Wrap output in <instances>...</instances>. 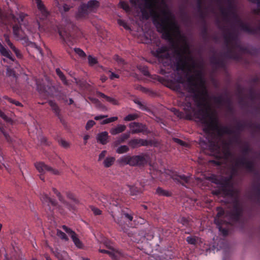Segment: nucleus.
<instances>
[{
    "label": "nucleus",
    "mask_w": 260,
    "mask_h": 260,
    "mask_svg": "<svg viewBox=\"0 0 260 260\" xmlns=\"http://www.w3.org/2000/svg\"><path fill=\"white\" fill-rule=\"evenodd\" d=\"M161 3L165 7V9L160 10L162 17L154 9L155 4L152 0H146L144 7L150 10L153 23L157 28V31L162 34L163 39L169 42L171 49L174 50L176 60L175 64L176 70L184 71L187 70L190 71L191 68H194L196 67V63L192 57H187L184 55L189 49L188 45L186 44L184 47H180L174 39L173 32L178 35L181 34L179 27L175 21L172 20L174 19V16L168 9L167 4L164 1H162Z\"/></svg>",
    "instance_id": "nucleus-1"
},
{
    "label": "nucleus",
    "mask_w": 260,
    "mask_h": 260,
    "mask_svg": "<svg viewBox=\"0 0 260 260\" xmlns=\"http://www.w3.org/2000/svg\"><path fill=\"white\" fill-rule=\"evenodd\" d=\"M197 118L203 126V131L208 137V146L212 149L217 146V139L224 134H234V130L227 126H220L218 117L207 110L199 109L196 113Z\"/></svg>",
    "instance_id": "nucleus-2"
},
{
    "label": "nucleus",
    "mask_w": 260,
    "mask_h": 260,
    "mask_svg": "<svg viewBox=\"0 0 260 260\" xmlns=\"http://www.w3.org/2000/svg\"><path fill=\"white\" fill-rule=\"evenodd\" d=\"M212 179L213 183L220 185L223 196L233 198L231 208L226 215L229 217L231 221L240 222L243 216L244 208L239 199L237 192L233 188L231 177L218 179L214 176Z\"/></svg>",
    "instance_id": "nucleus-3"
},
{
    "label": "nucleus",
    "mask_w": 260,
    "mask_h": 260,
    "mask_svg": "<svg viewBox=\"0 0 260 260\" xmlns=\"http://www.w3.org/2000/svg\"><path fill=\"white\" fill-rule=\"evenodd\" d=\"M26 15L20 13L17 17L13 14H10L7 17L5 16L0 9V25H8L12 28L14 37L22 41V43L25 46L36 48L42 55V51L35 43L30 41L28 37L22 29L21 25H25L24 18Z\"/></svg>",
    "instance_id": "nucleus-4"
},
{
    "label": "nucleus",
    "mask_w": 260,
    "mask_h": 260,
    "mask_svg": "<svg viewBox=\"0 0 260 260\" xmlns=\"http://www.w3.org/2000/svg\"><path fill=\"white\" fill-rule=\"evenodd\" d=\"M205 84V80L201 71H197L196 75H190L186 80V90L192 94L193 99L199 107L206 106V97L208 93Z\"/></svg>",
    "instance_id": "nucleus-5"
},
{
    "label": "nucleus",
    "mask_w": 260,
    "mask_h": 260,
    "mask_svg": "<svg viewBox=\"0 0 260 260\" xmlns=\"http://www.w3.org/2000/svg\"><path fill=\"white\" fill-rule=\"evenodd\" d=\"M251 151L249 146L246 144L242 149V155L236 159L235 166L245 168L248 172L254 173L255 171V164L253 161L246 157Z\"/></svg>",
    "instance_id": "nucleus-6"
},
{
    "label": "nucleus",
    "mask_w": 260,
    "mask_h": 260,
    "mask_svg": "<svg viewBox=\"0 0 260 260\" xmlns=\"http://www.w3.org/2000/svg\"><path fill=\"white\" fill-rule=\"evenodd\" d=\"M119 164L131 166H142L147 164V159L143 154L130 156L128 155L121 156L118 159Z\"/></svg>",
    "instance_id": "nucleus-7"
},
{
    "label": "nucleus",
    "mask_w": 260,
    "mask_h": 260,
    "mask_svg": "<svg viewBox=\"0 0 260 260\" xmlns=\"http://www.w3.org/2000/svg\"><path fill=\"white\" fill-rule=\"evenodd\" d=\"M58 34L62 43L69 46L74 45L77 42L78 35L75 30H70L66 28L62 30L59 29Z\"/></svg>",
    "instance_id": "nucleus-8"
},
{
    "label": "nucleus",
    "mask_w": 260,
    "mask_h": 260,
    "mask_svg": "<svg viewBox=\"0 0 260 260\" xmlns=\"http://www.w3.org/2000/svg\"><path fill=\"white\" fill-rule=\"evenodd\" d=\"M52 190L53 192L58 197L59 200L64 205L71 211L74 212L77 209V206L79 204V201L75 197L74 195L72 193H68L67 197L69 199H71L72 203H69L65 201L61 196L60 193L55 188H53Z\"/></svg>",
    "instance_id": "nucleus-9"
},
{
    "label": "nucleus",
    "mask_w": 260,
    "mask_h": 260,
    "mask_svg": "<svg viewBox=\"0 0 260 260\" xmlns=\"http://www.w3.org/2000/svg\"><path fill=\"white\" fill-rule=\"evenodd\" d=\"M154 55L162 62L164 66L171 64V60L168 48L163 46L156 49Z\"/></svg>",
    "instance_id": "nucleus-10"
},
{
    "label": "nucleus",
    "mask_w": 260,
    "mask_h": 260,
    "mask_svg": "<svg viewBox=\"0 0 260 260\" xmlns=\"http://www.w3.org/2000/svg\"><path fill=\"white\" fill-rule=\"evenodd\" d=\"M41 200L46 211L51 214L57 207V202L50 198L47 193H44L41 197Z\"/></svg>",
    "instance_id": "nucleus-11"
},
{
    "label": "nucleus",
    "mask_w": 260,
    "mask_h": 260,
    "mask_svg": "<svg viewBox=\"0 0 260 260\" xmlns=\"http://www.w3.org/2000/svg\"><path fill=\"white\" fill-rule=\"evenodd\" d=\"M128 126L131 129L130 133L132 134L142 133L144 135H148L150 133L146 125L141 122H133Z\"/></svg>",
    "instance_id": "nucleus-12"
},
{
    "label": "nucleus",
    "mask_w": 260,
    "mask_h": 260,
    "mask_svg": "<svg viewBox=\"0 0 260 260\" xmlns=\"http://www.w3.org/2000/svg\"><path fill=\"white\" fill-rule=\"evenodd\" d=\"M35 167L39 172L41 173L40 178L43 181H44L45 180V178L43 174L46 172H48L53 175H59V172L57 170L53 169L52 167L46 165L43 162L36 163Z\"/></svg>",
    "instance_id": "nucleus-13"
},
{
    "label": "nucleus",
    "mask_w": 260,
    "mask_h": 260,
    "mask_svg": "<svg viewBox=\"0 0 260 260\" xmlns=\"http://www.w3.org/2000/svg\"><path fill=\"white\" fill-rule=\"evenodd\" d=\"M121 217H119L113 212H111V216L115 222L120 225L122 223L121 219L122 218H124L127 219L128 221H132L133 219V215L130 213L127 209H123L121 212Z\"/></svg>",
    "instance_id": "nucleus-14"
},
{
    "label": "nucleus",
    "mask_w": 260,
    "mask_h": 260,
    "mask_svg": "<svg viewBox=\"0 0 260 260\" xmlns=\"http://www.w3.org/2000/svg\"><path fill=\"white\" fill-rule=\"evenodd\" d=\"M173 180L177 183H180L185 187H188L190 182V177L189 176H186L184 174H179L174 173L172 175Z\"/></svg>",
    "instance_id": "nucleus-15"
},
{
    "label": "nucleus",
    "mask_w": 260,
    "mask_h": 260,
    "mask_svg": "<svg viewBox=\"0 0 260 260\" xmlns=\"http://www.w3.org/2000/svg\"><path fill=\"white\" fill-rule=\"evenodd\" d=\"M99 252L103 253H107L111 257L113 260H123L124 257V254L116 249L109 251L105 249H99Z\"/></svg>",
    "instance_id": "nucleus-16"
},
{
    "label": "nucleus",
    "mask_w": 260,
    "mask_h": 260,
    "mask_svg": "<svg viewBox=\"0 0 260 260\" xmlns=\"http://www.w3.org/2000/svg\"><path fill=\"white\" fill-rule=\"evenodd\" d=\"M150 142L148 140L140 138L132 139L128 142V145L133 149L148 146Z\"/></svg>",
    "instance_id": "nucleus-17"
},
{
    "label": "nucleus",
    "mask_w": 260,
    "mask_h": 260,
    "mask_svg": "<svg viewBox=\"0 0 260 260\" xmlns=\"http://www.w3.org/2000/svg\"><path fill=\"white\" fill-rule=\"evenodd\" d=\"M252 188L253 192V199L257 204L260 205V179L252 185Z\"/></svg>",
    "instance_id": "nucleus-18"
},
{
    "label": "nucleus",
    "mask_w": 260,
    "mask_h": 260,
    "mask_svg": "<svg viewBox=\"0 0 260 260\" xmlns=\"http://www.w3.org/2000/svg\"><path fill=\"white\" fill-rule=\"evenodd\" d=\"M214 102L218 105L226 104L228 106V109L231 111L232 108L231 107V99L228 97L223 98L222 95L214 96L213 98Z\"/></svg>",
    "instance_id": "nucleus-19"
},
{
    "label": "nucleus",
    "mask_w": 260,
    "mask_h": 260,
    "mask_svg": "<svg viewBox=\"0 0 260 260\" xmlns=\"http://www.w3.org/2000/svg\"><path fill=\"white\" fill-rule=\"evenodd\" d=\"M36 85L37 90L43 97L47 98L51 95L48 90L50 87L46 86L44 84L40 83L38 81L36 82Z\"/></svg>",
    "instance_id": "nucleus-20"
},
{
    "label": "nucleus",
    "mask_w": 260,
    "mask_h": 260,
    "mask_svg": "<svg viewBox=\"0 0 260 260\" xmlns=\"http://www.w3.org/2000/svg\"><path fill=\"white\" fill-rule=\"evenodd\" d=\"M227 3L228 4L227 9H225L223 7L220 9L222 15L226 18H228L229 14L231 13L232 11H236V6L232 0H228Z\"/></svg>",
    "instance_id": "nucleus-21"
},
{
    "label": "nucleus",
    "mask_w": 260,
    "mask_h": 260,
    "mask_svg": "<svg viewBox=\"0 0 260 260\" xmlns=\"http://www.w3.org/2000/svg\"><path fill=\"white\" fill-rule=\"evenodd\" d=\"M232 17L233 20L235 21V22L238 25L240 29L244 31V28L243 25H247V23H244L241 19L239 18L236 11H232L231 13H230L228 16Z\"/></svg>",
    "instance_id": "nucleus-22"
},
{
    "label": "nucleus",
    "mask_w": 260,
    "mask_h": 260,
    "mask_svg": "<svg viewBox=\"0 0 260 260\" xmlns=\"http://www.w3.org/2000/svg\"><path fill=\"white\" fill-rule=\"evenodd\" d=\"M217 213L215 218V222L217 225H220L223 222L226 221L224 219L225 211L222 208L219 207L217 208Z\"/></svg>",
    "instance_id": "nucleus-23"
},
{
    "label": "nucleus",
    "mask_w": 260,
    "mask_h": 260,
    "mask_svg": "<svg viewBox=\"0 0 260 260\" xmlns=\"http://www.w3.org/2000/svg\"><path fill=\"white\" fill-rule=\"evenodd\" d=\"M48 104L49 106L51 107L52 110L55 113V114L58 117V118L60 119V121L61 123H63L64 121L62 119V116L60 114V109L59 107L58 106L57 104L54 102L53 101L50 100L48 102Z\"/></svg>",
    "instance_id": "nucleus-24"
},
{
    "label": "nucleus",
    "mask_w": 260,
    "mask_h": 260,
    "mask_svg": "<svg viewBox=\"0 0 260 260\" xmlns=\"http://www.w3.org/2000/svg\"><path fill=\"white\" fill-rule=\"evenodd\" d=\"M90 13L85 4H82L78 8L77 16L78 18H85Z\"/></svg>",
    "instance_id": "nucleus-25"
},
{
    "label": "nucleus",
    "mask_w": 260,
    "mask_h": 260,
    "mask_svg": "<svg viewBox=\"0 0 260 260\" xmlns=\"http://www.w3.org/2000/svg\"><path fill=\"white\" fill-rule=\"evenodd\" d=\"M37 4V8L42 14V19L46 18L48 15V12L47 10L45 5L43 3L42 0H35Z\"/></svg>",
    "instance_id": "nucleus-26"
},
{
    "label": "nucleus",
    "mask_w": 260,
    "mask_h": 260,
    "mask_svg": "<svg viewBox=\"0 0 260 260\" xmlns=\"http://www.w3.org/2000/svg\"><path fill=\"white\" fill-rule=\"evenodd\" d=\"M0 53L1 54L6 57L11 61H14L15 60L14 57L12 56V54L10 51L6 49L1 43H0Z\"/></svg>",
    "instance_id": "nucleus-27"
},
{
    "label": "nucleus",
    "mask_w": 260,
    "mask_h": 260,
    "mask_svg": "<svg viewBox=\"0 0 260 260\" xmlns=\"http://www.w3.org/2000/svg\"><path fill=\"white\" fill-rule=\"evenodd\" d=\"M224 56L226 58L238 60L240 58V55L231 48H228L224 53Z\"/></svg>",
    "instance_id": "nucleus-28"
},
{
    "label": "nucleus",
    "mask_w": 260,
    "mask_h": 260,
    "mask_svg": "<svg viewBox=\"0 0 260 260\" xmlns=\"http://www.w3.org/2000/svg\"><path fill=\"white\" fill-rule=\"evenodd\" d=\"M90 12L95 11L100 7V3L96 0H90L85 4Z\"/></svg>",
    "instance_id": "nucleus-29"
},
{
    "label": "nucleus",
    "mask_w": 260,
    "mask_h": 260,
    "mask_svg": "<svg viewBox=\"0 0 260 260\" xmlns=\"http://www.w3.org/2000/svg\"><path fill=\"white\" fill-rule=\"evenodd\" d=\"M211 63L216 68H224L225 63L223 60L217 58L215 56H212L210 59Z\"/></svg>",
    "instance_id": "nucleus-30"
},
{
    "label": "nucleus",
    "mask_w": 260,
    "mask_h": 260,
    "mask_svg": "<svg viewBox=\"0 0 260 260\" xmlns=\"http://www.w3.org/2000/svg\"><path fill=\"white\" fill-rule=\"evenodd\" d=\"M108 133L107 132H103L98 134L96 140L98 142L102 145L106 144L108 142Z\"/></svg>",
    "instance_id": "nucleus-31"
},
{
    "label": "nucleus",
    "mask_w": 260,
    "mask_h": 260,
    "mask_svg": "<svg viewBox=\"0 0 260 260\" xmlns=\"http://www.w3.org/2000/svg\"><path fill=\"white\" fill-rule=\"evenodd\" d=\"M101 201L104 204V206H107L108 204L115 206H117L119 204L117 201L114 200L111 198H109L107 196L105 195L102 196Z\"/></svg>",
    "instance_id": "nucleus-32"
},
{
    "label": "nucleus",
    "mask_w": 260,
    "mask_h": 260,
    "mask_svg": "<svg viewBox=\"0 0 260 260\" xmlns=\"http://www.w3.org/2000/svg\"><path fill=\"white\" fill-rule=\"evenodd\" d=\"M244 32L251 35H256L260 31V25L256 27H251L248 24L247 25H243Z\"/></svg>",
    "instance_id": "nucleus-33"
},
{
    "label": "nucleus",
    "mask_w": 260,
    "mask_h": 260,
    "mask_svg": "<svg viewBox=\"0 0 260 260\" xmlns=\"http://www.w3.org/2000/svg\"><path fill=\"white\" fill-rule=\"evenodd\" d=\"M126 128V127L125 125L118 124L116 127L112 128L110 132L112 135H116L124 132Z\"/></svg>",
    "instance_id": "nucleus-34"
},
{
    "label": "nucleus",
    "mask_w": 260,
    "mask_h": 260,
    "mask_svg": "<svg viewBox=\"0 0 260 260\" xmlns=\"http://www.w3.org/2000/svg\"><path fill=\"white\" fill-rule=\"evenodd\" d=\"M96 94L98 96L105 99L107 102L111 103L113 105L118 104V102L115 99L108 96L100 91H96Z\"/></svg>",
    "instance_id": "nucleus-35"
},
{
    "label": "nucleus",
    "mask_w": 260,
    "mask_h": 260,
    "mask_svg": "<svg viewBox=\"0 0 260 260\" xmlns=\"http://www.w3.org/2000/svg\"><path fill=\"white\" fill-rule=\"evenodd\" d=\"M129 191L131 195L136 196L143 192V187H138L136 185L129 186Z\"/></svg>",
    "instance_id": "nucleus-36"
},
{
    "label": "nucleus",
    "mask_w": 260,
    "mask_h": 260,
    "mask_svg": "<svg viewBox=\"0 0 260 260\" xmlns=\"http://www.w3.org/2000/svg\"><path fill=\"white\" fill-rule=\"evenodd\" d=\"M131 136L130 132H127L126 133L123 134L121 135L117 140L115 142L116 145L120 144L121 143H123L125 142V141L127 140Z\"/></svg>",
    "instance_id": "nucleus-37"
},
{
    "label": "nucleus",
    "mask_w": 260,
    "mask_h": 260,
    "mask_svg": "<svg viewBox=\"0 0 260 260\" xmlns=\"http://www.w3.org/2000/svg\"><path fill=\"white\" fill-rule=\"evenodd\" d=\"M115 158L112 156L106 157L103 161V164L105 168H109L113 165Z\"/></svg>",
    "instance_id": "nucleus-38"
},
{
    "label": "nucleus",
    "mask_w": 260,
    "mask_h": 260,
    "mask_svg": "<svg viewBox=\"0 0 260 260\" xmlns=\"http://www.w3.org/2000/svg\"><path fill=\"white\" fill-rule=\"evenodd\" d=\"M140 117V112H137L135 113L129 114L124 118L125 121H131L135 120Z\"/></svg>",
    "instance_id": "nucleus-39"
},
{
    "label": "nucleus",
    "mask_w": 260,
    "mask_h": 260,
    "mask_svg": "<svg viewBox=\"0 0 260 260\" xmlns=\"http://www.w3.org/2000/svg\"><path fill=\"white\" fill-rule=\"evenodd\" d=\"M72 239L75 245V246L80 249H82L84 247L82 242L78 238L77 234L72 236Z\"/></svg>",
    "instance_id": "nucleus-40"
},
{
    "label": "nucleus",
    "mask_w": 260,
    "mask_h": 260,
    "mask_svg": "<svg viewBox=\"0 0 260 260\" xmlns=\"http://www.w3.org/2000/svg\"><path fill=\"white\" fill-rule=\"evenodd\" d=\"M156 193L159 196L164 197H170L172 194V193L166 190H164L160 187L157 188Z\"/></svg>",
    "instance_id": "nucleus-41"
},
{
    "label": "nucleus",
    "mask_w": 260,
    "mask_h": 260,
    "mask_svg": "<svg viewBox=\"0 0 260 260\" xmlns=\"http://www.w3.org/2000/svg\"><path fill=\"white\" fill-rule=\"evenodd\" d=\"M56 73L59 77L60 79L62 81L65 85H68V82L63 73L60 71L59 68L56 69Z\"/></svg>",
    "instance_id": "nucleus-42"
},
{
    "label": "nucleus",
    "mask_w": 260,
    "mask_h": 260,
    "mask_svg": "<svg viewBox=\"0 0 260 260\" xmlns=\"http://www.w3.org/2000/svg\"><path fill=\"white\" fill-rule=\"evenodd\" d=\"M224 39L228 42L234 41L237 40V36L234 32H229L228 34L224 36Z\"/></svg>",
    "instance_id": "nucleus-43"
},
{
    "label": "nucleus",
    "mask_w": 260,
    "mask_h": 260,
    "mask_svg": "<svg viewBox=\"0 0 260 260\" xmlns=\"http://www.w3.org/2000/svg\"><path fill=\"white\" fill-rule=\"evenodd\" d=\"M76 80L77 84L82 89H88L90 85L85 81L83 80Z\"/></svg>",
    "instance_id": "nucleus-44"
},
{
    "label": "nucleus",
    "mask_w": 260,
    "mask_h": 260,
    "mask_svg": "<svg viewBox=\"0 0 260 260\" xmlns=\"http://www.w3.org/2000/svg\"><path fill=\"white\" fill-rule=\"evenodd\" d=\"M231 135H233V141L234 142L238 144L241 143L240 133L239 132L234 131V134H232Z\"/></svg>",
    "instance_id": "nucleus-45"
},
{
    "label": "nucleus",
    "mask_w": 260,
    "mask_h": 260,
    "mask_svg": "<svg viewBox=\"0 0 260 260\" xmlns=\"http://www.w3.org/2000/svg\"><path fill=\"white\" fill-rule=\"evenodd\" d=\"M228 224H230V222L225 221L223 222L220 225H217L219 231L221 232L224 236L228 235L229 232L226 229L222 228V225L224 224L227 225Z\"/></svg>",
    "instance_id": "nucleus-46"
},
{
    "label": "nucleus",
    "mask_w": 260,
    "mask_h": 260,
    "mask_svg": "<svg viewBox=\"0 0 260 260\" xmlns=\"http://www.w3.org/2000/svg\"><path fill=\"white\" fill-rule=\"evenodd\" d=\"M129 149L126 145H121L116 149V152L118 154H122L127 152Z\"/></svg>",
    "instance_id": "nucleus-47"
},
{
    "label": "nucleus",
    "mask_w": 260,
    "mask_h": 260,
    "mask_svg": "<svg viewBox=\"0 0 260 260\" xmlns=\"http://www.w3.org/2000/svg\"><path fill=\"white\" fill-rule=\"evenodd\" d=\"M134 102L138 105L139 108L142 110L147 112L150 111V109L148 107H147L146 105H144L141 102L138 100H135Z\"/></svg>",
    "instance_id": "nucleus-48"
},
{
    "label": "nucleus",
    "mask_w": 260,
    "mask_h": 260,
    "mask_svg": "<svg viewBox=\"0 0 260 260\" xmlns=\"http://www.w3.org/2000/svg\"><path fill=\"white\" fill-rule=\"evenodd\" d=\"M198 238L196 236H188L186 240L189 244L196 245L197 243Z\"/></svg>",
    "instance_id": "nucleus-49"
},
{
    "label": "nucleus",
    "mask_w": 260,
    "mask_h": 260,
    "mask_svg": "<svg viewBox=\"0 0 260 260\" xmlns=\"http://www.w3.org/2000/svg\"><path fill=\"white\" fill-rule=\"evenodd\" d=\"M88 61L89 65L91 67L94 66L98 63L97 58L90 55L88 56Z\"/></svg>",
    "instance_id": "nucleus-50"
},
{
    "label": "nucleus",
    "mask_w": 260,
    "mask_h": 260,
    "mask_svg": "<svg viewBox=\"0 0 260 260\" xmlns=\"http://www.w3.org/2000/svg\"><path fill=\"white\" fill-rule=\"evenodd\" d=\"M56 235L59 238L63 240H64L65 241H68L69 240V238L66 235V234L60 230H57Z\"/></svg>",
    "instance_id": "nucleus-51"
},
{
    "label": "nucleus",
    "mask_w": 260,
    "mask_h": 260,
    "mask_svg": "<svg viewBox=\"0 0 260 260\" xmlns=\"http://www.w3.org/2000/svg\"><path fill=\"white\" fill-rule=\"evenodd\" d=\"M61 228L71 236V238H72V236H74L76 234V233L74 231H73L71 229H70V228L68 227L65 225H62Z\"/></svg>",
    "instance_id": "nucleus-52"
},
{
    "label": "nucleus",
    "mask_w": 260,
    "mask_h": 260,
    "mask_svg": "<svg viewBox=\"0 0 260 260\" xmlns=\"http://www.w3.org/2000/svg\"><path fill=\"white\" fill-rule=\"evenodd\" d=\"M120 7L126 12L130 11V7L128 3L125 1H120L119 2Z\"/></svg>",
    "instance_id": "nucleus-53"
},
{
    "label": "nucleus",
    "mask_w": 260,
    "mask_h": 260,
    "mask_svg": "<svg viewBox=\"0 0 260 260\" xmlns=\"http://www.w3.org/2000/svg\"><path fill=\"white\" fill-rule=\"evenodd\" d=\"M246 127V124L245 123H242L240 122H238L237 123L236 126V129L234 131H237L240 132L243 131L244 128Z\"/></svg>",
    "instance_id": "nucleus-54"
},
{
    "label": "nucleus",
    "mask_w": 260,
    "mask_h": 260,
    "mask_svg": "<svg viewBox=\"0 0 260 260\" xmlns=\"http://www.w3.org/2000/svg\"><path fill=\"white\" fill-rule=\"evenodd\" d=\"M71 8L70 6L66 4H64L62 6L59 5L58 6V8L61 12H68L70 10Z\"/></svg>",
    "instance_id": "nucleus-55"
},
{
    "label": "nucleus",
    "mask_w": 260,
    "mask_h": 260,
    "mask_svg": "<svg viewBox=\"0 0 260 260\" xmlns=\"http://www.w3.org/2000/svg\"><path fill=\"white\" fill-rule=\"evenodd\" d=\"M74 51L81 57H85L86 56L85 53L79 48H75Z\"/></svg>",
    "instance_id": "nucleus-56"
},
{
    "label": "nucleus",
    "mask_w": 260,
    "mask_h": 260,
    "mask_svg": "<svg viewBox=\"0 0 260 260\" xmlns=\"http://www.w3.org/2000/svg\"><path fill=\"white\" fill-rule=\"evenodd\" d=\"M197 4H198V8L199 9V11L200 13V17L204 19V16L203 13V11L202 10V0H197Z\"/></svg>",
    "instance_id": "nucleus-57"
},
{
    "label": "nucleus",
    "mask_w": 260,
    "mask_h": 260,
    "mask_svg": "<svg viewBox=\"0 0 260 260\" xmlns=\"http://www.w3.org/2000/svg\"><path fill=\"white\" fill-rule=\"evenodd\" d=\"M117 119H118L117 117H112L108 118H107V119L104 120L102 121V123L104 124L109 123L115 121Z\"/></svg>",
    "instance_id": "nucleus-58"
},
{
    "label": "nucleus",
    "mask_w": 260,
    "mask_h": 260,
    "mask_svg": "<svg viewBox=\"0 0 260 260\" xmlns=\"http://www.w3.org/2000/svg\"><path fill=\"white\" fill-rule=\"evenodd\" d=\"M90 208L95 215H99L102 214V211L96 207L91 206Z\"/></svg>",
    "instance_id": "nucleus-59"
},
{
    "label": "nucleus",
    "mask_w": 260,
    "mask_h": 260,
    "mask_svg": "<svg viewBox=\"0 0 260 260\" xmlns=\"http://www.w3.org/2000/svg\"><path fill=\"white\" fill-rule=\"evenodd\" d=\"M173 140L174 142L179 144L181 146H185L186 145V142H185L184 141H183L178 138H174L173 139Z\"/></svg>",
    "instance_id": "nucleus-60"
},
{
    "label": "nucleus",
    "mask_w": 260,
    "mask_h": 260,
    "mask_svg": "<svg viewBox=\"0 0 260 260\" xmlns=\"http://www.w3.org/2000/svg\"><path fill=\"white\" fill-rule=\"evenodd\" d=\"M95 124V122L92 120H88L86 124L85 128L87 130H89L90 128H91L94 124Z\"/></svg>",
    "instance_id": "nucleus-61"
},
{
    "label": "nucleus",
    "mask_w": 260,
    "mask_h": 260,
    "mask_svg": "<svg viewBox=\"0 0 260 260\" xmlns=\"http://www.w3.org/2000/svg\"><path fill=\"white\" fill-rule=\"evenodd\" d=\"M201 33L203 38L204 39H206L208 35V29L206 25H204Z\"/></svg>",
    "instance_id": "nucleus-62"
},
{
    "label": "nucleus",
    "mask_w": 260,
    "mask_h": 260,
    "mask_svg": "<svg viewBox=\"0 0 260 260\" xmlns=\"http://www.w3.org/2000/svg\"><path fill=\"white\" fill-rule=\"evenodd\" d=\"M7 99L9 102H10V103H12L17 106H22V105L21 103H20L18 101H15L11 98H7Z\"/></svg>",
    "instance_id": "nucleus-63"
},
{
    "label": "nucleus",
    "mask_w": 260,
    "mask_h": 260,
    "mask_svg": "<svg viewBox=\"0 0 260 260\" xmlns=\"http://www.w3.org/2000/svg\"><path fill=\"white\" fill-rule=\"evenodd\" d=\"M15 53L16 57L19 58V59H21L23 57V55L22 54V53H21L20 51L17 48H14L13 50H12Z\"/></svg>",
    "instance_id": "nucleus-64"
}]
</instances>
